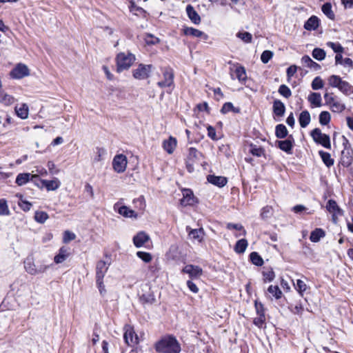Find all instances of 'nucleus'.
I'll list each match as a JSON object with an SVG mask.
<instances>
[{
  "label": "nucleus",
  "instance_id": "obj_59",
  "mask_svg": "<svg viewBox=\"0 0 353 353\" xmlns=\"http://www.w3.org/2000/svg\"><path fill=\"white\" fill-rule=\"evenodd\" d=\"M263 276L265 281H272L275 277V274L272 270L263 272Z\"/></svg>",
  "mask_w": 353,
  "mask_h": 353
},
{
  "label": "nucleus",
  "instance_id": "obj_61",
  "mask_svg": "<svg viewBox=\"0 0 353 353\" xmlns=\"http://www.w3.org/2000/svg\"><path fill=\"white\" fill-rule=\"evenodd\" d=\"M105 154V150L103 148H96V157H94V161L99 162L102 160V157Z\"/></svg>",
  "mask_w": 353,
  "mask_h": 353
},
{
  "label": "nucleus",
  "instance_id": "obj_3",
  "mask_svg": "<svg viewBox=\"0 0 353 353\" xmlns=\"http://www.w3.org/2000/svg\"><path fill=\"white\" fill-rule=\"evenodd\" d=\"M326 105L330 106V110L334 112H342L345 109V105L337 97L332 93L326 92L324 94Z\"/></svg>",
  "mask_w": 353,
  "mask_h": 353
},
{
  "label": "nucleus",
  "instance_id": "obj_54",
  "mask_svg": "<svg viewBox=\"0 0 353 353\" xmlns=\"http://www.w3.org/2000/svg\"><path fill=\"white\" fill-rule=\"evenodd\" d=\"M327 46L331 48L334 52L342 53L344 50L343 47L339 43L327 42Z\"/></svg>",
  "mask_w": 353,
  "mask_h": 353
},
{
  "label": "nucleus",
  "instance_id": "obj_51",
  "mask_svg": "<svg viewBox=\"0 0 353 353\" xmlns=\"http://www.w3.org/2000/svg\"><path fill=\"white\" fill-rule=\"evenodd\" d=\"M323 81L320 77H315L312 82V88L314 90L321 89L323 87Z\"/></svg>",
  "mask_w": 353,
  "mask_h": 353
},
{
  "label": "nucleus",
  "instance_id": "obj_32",
  "mask_svg": "<svg viewBox=\"0 0 353 353\" xmlns=\"http://www.w3.org/2000/svg\"><path fill=\"white\" fill-rule=\"evenodd\" d=\"M249 152L253 156L257 157H261L265 155V150L262 147L258 146L254 143H250L249 145Z\"/></svg>",
  "mask_w": 353,
  "mask_h": 353
},
{
  "label": "nucleus",
  "instance_id": "obj_13",
  "mask_svg": "<svg viewBox=\"0 0 353 353\" xmlns=\"http://www.w3.org/2000/svg\"><path fill=\"white\" fill-rule=\"evenodd\" d=\"M163 80L159 81L157 85L160 88L170 87L174 83V72L170 68H165L163 72Z\"/></svg>",
  "mask_w": 353,
  "mask_h": 353
},
{
  "label": "nucleus",
  "instance_id": "obj_25",
  "mask_svg": "<svg viewBox=\"0 0 353 353\" xmlns=\"http://www.w3.org/2000/svg\"><path fill=\"white\" fill-rule=\"evenodd\" d=\"M285 106L284 103L279 100L276 99L273 102V112L278 117H283L285 114Z\"/></svg>",
  "mask_w": 353,
  "mask_h": 353
},
{
  "label": "nucleus",
  "instance_id": "obj_14",
  "mask_svg": "<svg viewBox=\"0 0 353 353\" xmlns=\"http://www.w3.org/2000/svg\"><path fill=\"white\" fill-rule=\"evenodd\" d=\"M39 176L37 174H31L30 173H20L16 178V183L19 185H23L31 181L37 185Z\"/></svg>",
  "mask_w": 353,
  "mask_h": 353
},
{
  "label": "nucleus",
  "instance_id": "obj_47",
  "mask_svg": "<svg viewBox=\"0 0 353 353\" xmlns=\"http://www.w3.org/2000/svg\"><path fill=\"white\" fill-rule=\"evenodd\" d=\"M326 208L331 213H336L340 210L336 202L332 199L327 201Z\"/></svg>",
  "mask_w": 353,
  "mask_h": 353
},
{
  "label": "nucleus",
  "instance_id": "obj_33",
  "mask_svg": "<svg viewBox=\"0 0 353 353\" xmlns=\"http://www.w3.org/2000/svg\"><path fill=\"white\" fill-rule=\"evenodd\" d=\"M14 110L17 115L19 118L22 119H26L28 118L29 109L27 104L23 103L19 108L16 106Z\"/></svg>",
  "mask_w": 353,
  "mask_h": 353
},
{
  "label": "nucleus",
  "instance_id": "obj_55",
  "mask_svg": "<svg viewBox=\"0 0 353 353\" xmlns=\"http://www.w3.org/2000/svg\"><path fill=\"white\" fill-rule=\"evenodd\" d=\"M19 205L23 211L28 212L30 210L32 203L23 199V196L21 195L19 201Z\"/></svg>",
  "mask_w": 353,
  "mask_h": 353
},
{
  "label": "nucleus",
  "instance_id": "obj_48",
  "mask_svg": "<svg viewBox=\"0 0 353 353\" xmlns=\"http://www.w3.org/2000/svg\"><path fill=\"white\" fill-rule=\"evenodd\" d=\"M279 93L286 99H288L292 95L290 89L285 85H280L279 88Z\"/></svg>",
  "mask_w": 353,
  "mask_h": 353
},
{
  "label": "nucleus",
  "instance_id": "obj_28",
  "mask_svg": "<svg viewBox=\"0 0 353 353\" xmlns=\"http://www.w3.org/2000/svg\"><path fill=\"white\" fill-rule=\"evenodd\" d=\"M307 100L311 105L314 107H321L322 105L321 96L320 93L312 92L309 94Z\"/></svg>",
  "mask_w": 353,
  "mask_h": 353
},
{
  "label": "nucleus",
  "instance_id": "obj_64",
  "mask_svg": "<svg viewBox=\"0 0 353 353\" xmlns=\"http://www.w3.org/2000/svg\"><path fill=\"white\" fill-rule=\"evenodd\" d=\"M265 315H258V316L254 319V324L259 327H262L265 323Z\"/></svg>",
  "mask_w": 353,
  "mask_h": 353
},
{
  "label": "nucleus",
  "instance_id": "obj_21",
  "mask_svg": "<svg viewBox=\"0 0 353 353\" xmlns=\"http://www.w3.org/2000/svg\"><path fill=\"white\" fill-rule=\"evenodd\" d=\"M109 264L103 261H99L96 267V279H103L108 270Z\"/></svg>",
  "mask_w": 353,
  "mask_h": 353
},
{
  "label": "nucleus",
  "instance_id": "obj_9",
  "mask_svg": "<svg viewBox=\"0 0 353 353\" xmlns=\"http://www.w3.org/2000/svg\"><path fill=\"white\" fill-rule=\"evenodd\" d=\"M30 74L28 66L23 63H18L10 72V76L12 79H20Z\"/></svg>",
  "mask_w": 353,
  "mask_h": 353
},
{
  "label": "nucleus",
  "instance_id": "obj_39",
  "mask_svg": "<svg viewBox=\"0 0 353 353\" xmlns=\"http://www.w3.org/2000/svg\"><path fill=\"white\" fill-rule=\"evenodd\" d=\"M24 267L26 269V271L31 274V275H36L35 274V268H37V265L34 264V263L30 259H27L24 261Z\"/></svg>",
  "mask_w": 353,
  "mask_h": 353
},
{
  "label": "nucleus",
  "instance_id": "obj_30",
  "mask_svg": "<svg viewBox=\"0 0 353 353\" xmlns=\"http://www.w3.org/2000/svg\"><path fill=\"white\" fill-rule=\"evenodd\" d=\"M234 73H235L236 77L240 82L243 83L246 81L247 74H246L245 69L243 66L236 64V68L234 70Z\"/></svg>",
  "mask_w": 353,
  "mask_h": 353
},
{
  "label": "nucleus",
  "instance_id": "obj_10",
  "mask_svg": "<svg viewBox=\"0 0 353 353\" xmlns=\"http://www.w3.org/2000/svg\"><path fill=\"white\" fill-rule=\"evenodd\" d=\"M127 157L124 154H117L112 160V168L117 173H123L126 170Z\"/></svg>",
  "mask_w": 353,
  "mask_h": 353
},
{
  "label": "nucleus",
  "instance_id": "obj_26",
  "mask_svg": "<svg viewBox=\"0 0 353 353\" xmlns=\"http://www.w3.org/2000/svg\"><path fill=\"white\" fill-rule=\"evenodd\" d=\"M319 25V20L317 17L312 16L304 24V28L307 30H314Z\"/></svg>",
  "mask_w": 353,
  "mask_h": 353
},
{
  "label": "nucleus",
  "instance_id": "obj_50",
  "mask_svg": "<svg viewBox=\"0 0 353 353\" xmlns=\"http://www.w3.org/2000/svg\"><path fill=\"white\" fill-rule=\"evenodd\" d=\"M137 256L145 263H149L152 259L151 254L146 252L139 251L137 252Z\"/></svg>",
  "mask_w": 353,
  "mask_h": 353
},
{
  "label": "nucleus",
  "instance_id": "obj_34",
  "mask_svg": "<svg viewBox=\"0 0 353 353\" xmlns=\"http://www.w3.org/2000/svg\"><path fill=\"white\" fill-rule=\"evenodd\" d=\"M343 81L339 76L335 74L330 76L327 79L329 85L338 89H339Z\"/></svg>",
  "mask_w": 353,
  "mask_h": 353
},
{
  "label": "nucleus",
  "instance_id": "obj_62",
  "mask_svg": "<svg viewBox=\"0 0 353 353\" xmlns=\"http://www.w3.org/2000/svg\"><path fill=\"white\" fill-rule=\"evenodd\" d=\"M148 269H149V272L152 275H156L160 271L161 268H160L159 262L156 261L153 264L150 265L149 266Z\"/></svg>",
  "mask_w": 353,
  "mask_h": 353
},
{
  "label": "nucleus",
  "instance_id": "obj_24",
  "mask_svg": "<svg viewBox=\"0 0 353 353\" xmlns=\"http://www.w3.org/2000/svg\"><path fill=\"white\" fill-rule=\"evenodd\" d=\"M176 147V140L172 137L163 142V148L168 154H172Z\"/></svg>",
  "mask_w": 353,
  "mask_h": 353
},
{
  "label": "nucleus",
  "instance_id": "obj_1",
  "mask_svg": "<svg viewBox=\"0 0 353 353\" xmlns=\"http://www.w3.org/2000/svg\"><path fill=\"white\" fill-rule=\"evenodd\" d=\"M155 350L162 353H180L181 346L175 337L167 336L156 343Z\"/></svg>",
  "mask_w": 353,
  "mask_h": 353
},
{
  "label": "nucleus",
  "instance_id": "obj_41",
  "mask_svg": "<svg viewBox=\"0 0 353 353\" xmlns=\"http://www.w3.org/2000/svg\"><path fill=\"white\" fill-rule=\"evenodd\" d=\"M250 259L252 263L257 266H261L263 264L262 257L256 252H253L250 254Z\"/></svg>",
  "mask_w": 353,
  "mask_h": 353
},
{
  "label": "nucleus",
  "instance_id": "obj_22",
  "mask_svg": "<svg viewBox=\"0 0 353 353\" xmlns=\"http://www.w3.org/2000/svg\"><path fill=\"white\" fill-rule=\"evenodd\" d=\"M69 256V248L63 246L59 250V253L54 256V261L55 263L59 264L65 261Z\"/></svg>",
  "mask_w": 353,
  "mask_h": 353
},
{
  "label": "nucleus",
  "instance_id": "obj_42",
  "mask_svg": "<svg viewBox=\"0 0 353 353\" xmlns=\"http://www.w3.org/2000/svg\"><path fill=\"white\" fill-rule=\"evenodd\" d=\"M49 218L47 212L44 211H37L34 214V220L39 223H43Z\"/></svg>",
  "mask_w": 353,
  "mask_h": 353
},
{
  "label": "nucleus",
  "instance_id": "obj_52",
  "mask_svg": "<svg viewBox=\"0 0 353 353\" xmlns=\"http://www.w3.org/2000/svg\"><path fill=\"white\" fill-rule=\"evenodd\" d=\"M15 101V99L8 94H3L1 92V103H3L6 105H10L14 103Z\"/></svg>",
  "mask_w": 353,
  "mask_h": 353
},
{
  "label": "nucleus",
  "instance_id": "obj_16",
  "mask_svg": "<svg viewBox=\"0 0 353 353\" xmlns=\"http://www.w3.org/2000/svg\"><path fill=\"white\" fill-rule=\"evenodd\" d=\"M186 231L188 232V235L191 239L196 240L199 243L203 241L205 234L204 230L203 228L191 229L190 227L187 226Z\"/></svg>",
  "mask_w": 353,
  "mask_h": 353
},
{
  "label": "nucleus",
  "instance_id": "obj_57",
  "mask_svg": "<svg viewBox=\"0 0 353 353\" xmlns=\"http://www.w3.org/2000/svg\"><path fill=\"white\" fill-rule=\"evenodd\" d=\"M273 52L270 50H265L261 55V60L263 63H267L272 58Z\"/></svg>",
  "mask_w": 353,
  "mask_h": 353
},
{
  "label": "nucleus",
  "instance_id": "obj_12",
  "mask_svg": "<svg viewBox=\"0 0 353 353\" xmlns=\"http://www.w3.org/2000/svg\"><path fill=\"white\" fill-rule=\"evenodd\" d=\"M183 273L188 274L191 279L200 278L203 274V270L198 265H187L181 270Z\"/></svg>",
  "mask_w": 353,
  "mask_h": 353
},
{
  "label": "nucleus",
  "instance_id": "obj_46",
  "mask_svg": "<svg viewBox=\"0 0 353 353\" xmlns=\"http://www.w3.org/2000/svg\"><path fill=\"white\" fill-rule=\"evenodd\" d=\"M236 37L245 43H249L252 42V35L248 32H239Z\"/></svg>",
  "mask_w": 353,
  "mask_h": 353
},
{
  "label": "nucleus",
  "instance_id": "obj_19",
  "mask_svg": "<svg viewBox=\"0 0 353 353\" xmlns=\"http://www.w3.org/2000/svg\"><path fill=\"white\" fill-rule=\"evenodd\" d=\"M208 181L219 188H222L227 184V178L222 176L208 175Z\"/></svg>",
  "mask_w": 353,
  "mask_h": 353
},
{
  "label": "nucleus",
  "instance_id": "obj_6",
  "mask_svg": "<svg viewBox=\"0 0 353 353\" xmlns=\"http://www.w3.org/2000/svg\"><path fill=\"white\" fill-rule=\"evenodd\" d=\"M152 68L153 66L151 64L140 63L137 68L132 70V76L136 79H146L150 77Z\"/></svg>",
  "mask_w": 353,
  "mask_h": 353
},
{
  "label": "nucleus",
  "instance_id": "obj_60",
  "mask_svg": "<svg viewBox=\"0 0 353 353\" xmlns=\"http://www.w3.org/2000/svg\"><path fill=\"white\" fill-rule=\"evenodd\" d=\"M291 312L294 314L301 315L304 308L302 304L299 303L290 307Z\"/></svg>",
  "mask_w": 353,
  "mask_h": 353
},
{
  "label": "nucleus",
  "instance_id": "obj_38",
  "mask_svg": "<svg viewBox=\"0 0 353 353\" xmlns=\"http://www.w3.org/2000/svg\"><path fill=\"white\" fill-rule=\"evenodd\" d=\"M321 10L325 15H326L329 19H334L335 15L332 10V4L329 2L324 3L322 6Z\"/></svg>",
  "mask_w": 353,
  "mask_h": 353
},
{
  "label": "nucleus",
  "instance_id": "obj_20",
  "mask_svg": "<svg viewBox=\"0 0 353 353\" xmlns=\"http://www.w3.org/2000/svg\"><path fill=\"white\" fill-rule=\"evenodd\" d=\"M150 240V236L144 232H139L133 237V243L137 248L142 247Z\"/></svg>",
  "mask_w": 353,
  "mask_h": 353
},
{
  "label": "nucleus",
  "instance_id": "obj_45",
  "mask_svg": "<svg viewBox=\"0 0 353 353\" xmlns=\"http://www.w3.org/2000/svg\"><path fill=\"white\" fill-rule=\"evenodd\" d=\"M268 292L276 299H280L282 295V292L278 285H270L268 288Z\"/></svg>",
  "mask_w": 353,
  "mask_h": 353
},
{
  "label": "nucleus",
  "instance_id": "obj_23",
  "mask_svg": "<svg viewBox=\"0 0 353 353\" xmlns=\"http://www.w3.org/2000/svg\"><path fill=\"white\" fill-rule=\"evenodd\" d=\"M186 12L192 23L194 24H199L201 23L200 16L191 5L187 6Z\"/></svg>",
  "mask_w": 353,
  "mask_h": 353
},
{
  "label": "nucleus",
  "instance_id": "obj_4",
  "mask_svg": "<svg viewBox=\"0 0 353 353\" xmlns=\"http://www.w3.org/2000/svg\"><path fill=\"white\" fill-rule=\"evenodd\" d=\"M310 135L316 143L319 144L327 149L331 148L330 138L329 135L322 133L319 128H314L310 132Z\"/></svg>",
  "mask_w": 353,
  "mask_h": 353
},
{
  "label": "nucleus",
  "instance_id": "obj_35",
  "mask_svg": "<svg viewBox=\"0 0 353 353\" xmlns=\"http://www.w3.org/2000/svg\"><path fill=\"white\" fill-rule=\"evenodd\" d=\"M319 156L321 157L323 162L325 164V165L328 168L331 167L334 165V159L331 157L330 153L327 152H324L321 150L319 152Z\"/></svg>",
  "mask_w": 353,
  "mask_h": 353
},
{
  "label": "nucleus",
  "instance_id": "obj_11",
  "mask_svg": "<svg viewBox=\"0 0 353 353\" xmlns=\"http://www.w3.org/2000/svg\"><path fill=\"white\" fill-rule=\"evenodd\" d=\"M61 185L60 181L57 178L52 180L37 179V185L40 188L45 187L48 191H53L57 190Z\"/></svg>",
  "mask_w": 353,
  "mask_h": 353
},
{
  "label": "nucleus",
  "instance_id": "obj_37",
  "mask_svg": "<svg viewBox=\"0 0 353 353\" xmlns=\"http://www.w3.org/2000/svg\"><path fill=\"white\" fill-rule=\"evenodd\" d=\"M288 131L283 124H279L276 126L275 134L279 139H283L288 135Z\"/></svg>",
  "mask_w": 353,
  "mask_h": 353
},
{
  "label": "nucleus",
  "instance_id": "obj_2",
  "mask_svg": "<svg viewBox=\"0 0 353 353\" xmlns=\"http://www.w3.org/2000/svg\"><path fill=\"white\" fill-rule=\"evenodd\" d=\"M135 59V56L130 52L119 53L116 58L117 72H121L125 70L129 69Z\"/></svg>",
  "mask_w": 353,
  "mask_h": 353
},
{
  "label": "nucleus",
  "instance_id": "obj_43",
  "mask_svg": "<svg viewBox=\"0 0 353 353\" xmlns=\"http://www.w3.org/2000/svg\"><path fill=\"white\" fill-rule=\"evenodd\" d=\"M331 120V115L327 111H323L319 114V123L322 125H327Z\"/></svg>",
  "mask_w": 353,
  "mask_h": 353
},
{
  "label": "nucleus",
  "instance_id": "obj_31",
  "mask_svg": "<svg viewBox=\"0 0 353 353\" xmlns=\"http://www.w3.org/2000/svg\"><path fill=\"white\" fill-rule=\"evenodd\" d=\"M118 212L124 217L135 219L137 218V214L135 212V211L130 209L125 205L120 207L118 210Z\"/></svg>",
  "mask_w": 353,
  "mask_h": 353
},
{
  "label": "nucleus",
  "instance_id": "obj_40",
  "mask_svg": "<svg viewBox=\"0 0 353 353\" xmlns=\"http://www.w3.org/2000/svg\"><path fill=\"white\" fill-rule=\"evenodd\" d=\"M339 90L345 95L353 94V87L346 81H343Z\"/></svg>",
  "mask_w": 353,
  "mask_h": 353
},
{
  "label": "nucleus",
  "instance_id": "obj_44",
  "mask_svg": "<svg viewBox=\"0 0 353 353\" xmlns=\"http://www.w3.org/2000/svg\"><path fill=\"white\" fill-rule=\"evenodd\" d=\"M312 54L315 59L322 61L325 59L326 53L324 50L316 48L313 50Z\"/></svg>",
  "mask_w": 353,
  "mask_h": 353
},
{
  "label": "nucleus",
  "instance_id": "obj_53",
  "mask_svg": "<svg viewBox=\"0 0 353 353\" xmlns=\"http://www.w3.org/2000/svg\"><path fill=\"white\" fill-rule=\"evenodd\" d=\"M295 289L299 292L301 296H303V293L307 290V285L304 281L298 279L296 283L294 284Z\"/></svg>",
  "mask_w": 353,
  "mask_h": 353
},
{
  "label": "nucleus",
  "instance_id": "obj_49",
  "mask_svg": "<svg viewBox=\"0 0 353 353\" xmlns=\"http://www.w3.org/2000/svg\"><path fill=\"white\" fill-rule=\"evenodd\" d=\"M226 228L228 230H240V231L242 232L241 234L243 236H245L246 235V231H245V230L244 229L243 226L241 224L229 223L227 224Z\"/></svg>",
  "mask_w": 353,
  "mask_h": 353
},
{
  "label": "nucleus",
  "instance_id": "obj_8",
  "mask_svg": "<svg viewBox=\"0 0 353 353\" xmlns=\"http://www.w3.org/2000/svg\"><path fill=\"white\" fill-rule=\"evenodd\" d=\"M346 143H343L344 149L341 152L340 163L343 167H349L353 161V150L351 148L347 139L344 137Z\"/></svg>",
  "mask_w": 353,
  "mask_h": 353
},
{
  "label": "nucleus",
  "instance_id": "obj_63",
  "mask_svg": "<svg viewBox=\"0 0 353 353\" xmlns=\"http://www.w3.org/2000/svg\"><path fill=\"white\" fill-rule=\"evenodd\" d=\"M145 41L148 45H154L159 43V39L157 37H155L153 35L148 34L146 35Z\"/></svg>",
  "mask_w": 353,
  "mask_h": 353
},
{
  "label": "nucleus",
  "instance_id": "obj_36",
  "mask_svg": "<svg viewBox=\"0 0 353 353\" xmlns=\"http://www.w3.org/2000/svg\"><path fill=\"white\" fill-rule=\"evenodd\" d=\"M248 245V241L245 239L239 240L234 246V251L238 254H242L245 252Z\"/></svg>",
  "mask_w": 353,
  "mask_h": 353
},
{
  "label": "nucleus",
  "instance_id": "obj_15",
  "mask_svg": "<svg viewBox=\"0 0 353 353\" xmlns=\"http://www.w3.org/2000/svg\"><path fill=\"white\" fill-rule=\"evenodd\" d=\"M197 203L196 198L194 196L192 190L185 189L183 190V198L181 199V204L183 206L193 205Z\"/></svg>",
  "mask_w": 353,
  "mask_h": 353
},
{
  "label": "nucleus",
  "instance_id": "obj_18",
  "mask_svg": "<svg viewBox=\"0 0 353 353\" xmlns=\"http://www.w3.org/2000/svg\"><path fill=\"white\" fill-rule=\"evenodd\" d=\"M293 142V138L292 137V136H290L288 139H285L284 141H278L277 145L278 147L281 150L287 152L288 154H292Z\"/></svg>",
  "mask_w": 353,
  "mask_h": 353
},
{
  "label": "nucleus",
  "instance_id": "obj_17",
  "mask_svg": "<svg viewBox=\"0 0 353 353\" xmlns=\"http://www.w3.org/2000/svg\"><path fill=\"white\" fill-rule=\"evenodd\" d=\"M183 32L185 35L192 36L193 37L201 38L206 41L208 39V35L205 32L192 27L184 28Z\"/></svg>",
  "mask_w": 353,
  "mask_h": 353
},
{
  "label": "nucleus",
  "instance_id": "obj_5",
  "mask_svg": "<svg viewBox=\"0 0 353 353\" xmlns=\"http://www.w3.org/2000/svg\"><path fill=\"white\" fill-rule=\"evenodd\" d=\"M202 154L199 152L194 148H190L188 154L186 158V168L189 172H192L194 170V164L201 159Z\"/></svg>",
  "mask_w": 353,
  "mask_h": 353
},
{
  "label": "nucleus",
  "instance_id": "obj_56",
  "mask_svg": "<svg viewBox=\"0 0 353 353\" xmlns=\"http://www.w3.org/2000/svg\"><path fill=\"white\" fill-rule=\"evenodd\" d=\"M75 238H76V235L74 233H73L69 230H66L63 232V242L64 243H68L70 241L75 239Z\"/></svg>",
  "mask_w": 353,
  "mask_h": 353
},
{
  "label": "nucleus",
  "instance_id": "obj_29",
  "mask_svg": "<svg viewBox=\"0 0 353 353\" xmlns=\"http://www.w3.org/2000/svg\"><path fill=\"white\" fill-rule=\"evenodd\" d=\"M325 236V231L321 228H316L313 230L310 236V240L312 242L317 243L320 241L321 238H323Z\"/></svg>",
  "mask_w": 353,
  "mask_h": 353
},
{
  "label": "nucleus",
  "instance_id": "obj_27",
  "mask_svg": "<svg viewBox=\"0 0 353 353\" xmlns=\"http://www.w3.org/2000/svg\"><path fill=\"white\" fill-rule=\"evenodd\" d=\"M311 117L307 110H303L299 115V122L301 128H306L310 123Z\"/></svg>",
  "mask_w": 353,
  "mask_h": 353
},
{
  "label": "nucleus",
  "instance_id": "obj_58",
  "mask_svg": "<svg viewBox=\"0 0 353 353\" xmlns=\"http://www.w3.org/2000/svg\"><path fill=\"white\" fill-rule=\"evenodd\" d=\"M103 279H100L99 280V279H96L97 285L99 289V293L101 296H104L106 293V290L105 288V285L103 284Z\"/></svg>",
  "mask_w": 353,
  "mask_h": 353
},
{
  "label": "nucleus",
  "instance_id": "obj_7",
  "mask_svg": "<svg viewBox=\"0 0 353 353\" xmlns=\"http://www.w3.org/2000/svg\"><path fill=\"white\" fill-rule=\"evenodd\" d=\"M123 339L129 346H134L139 343V336L135 333L134 327L130 325L127 324L124 326Z\"/></svg>",
  "mask_w": 353,
  "mask_h": 353
}]
</instances>
